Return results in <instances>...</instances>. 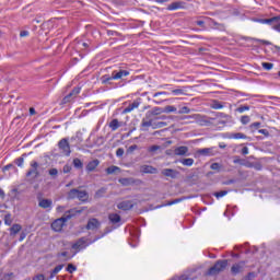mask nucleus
<instances>
[{
  "mask_svg": "<svg viewBox=\"0 0 280 280\" xmlns=\"http://www.w3.org/2000/svg\"><path fill=\"white\" fill-rule=\"evenodd\" d=\"M22 226L21 224H13L10 229L11 235H16L21 231Z\"/></svg>",
  "mask_w": 280,
  "mask_h": 280,
  "instance_id": "obj_32",
  "label": "nucleus"
},
{
  "mask_svg": "<svg viewBox=\"0 0 280 280\" xmlns=\"http://www.w3.org/2000/svg\"><path fill=\"white\" fill-rule=\"evenodd\" d=\"M78 213H82V210L71 209V210L65 212V214L61 218L55 220L51 223L52 231H56L57 233L62 231V226H65L66 222L68 220H71L73 218V215H78Z\"/></svg>",
  "mask_w": 280,
  "mask_h": 280,
  "instance_id": "obj_1",
  "label": "nucleus"
},
{
  "mask_svg": "<svg viewBox=\"0 0 280 280\" xmlns=\"http://www.w3.org/2000/svg\"><path fill=\"white\" fill-rule=\"evenodd\" d=\"M163 176H166L167 178H177L178 177V171L173 168H164L162 171Z\"/></svg>",
  "mask_w": 280,
  "mask_h": 280,
  "instance_id": "obj_12",
  "label": "nucleus"
},
{
  "mask_svg": "<svg viewBox=\"0 0 280 280\" xmlns=\"http://www.w3.org/2000/svg\"><path fill=\"white\" fill-rule=\"evenodd\" d=\"M161 148V145H152L149 148V152H156V150H159Z\"/></svg>",
  "mask_w": 280,
  "mask_h": 280,
  "instance_id": "obj_59",
  "label": "nucleus"
},
{
  "mask_svg": "<svg viewBox=\"0 0 280 280\" xmlns=\"http://www.w3.org/2000/svg\"><path fill=\"white\" fill-rule=\"evenodd\" d=\"M78 200L86 202V200H89V192H86V190H79Z\"/></svg>",
  "mask_w": 280,
  "mask_h": 280,
  "instance_id": "obj_30",
  "label": "nucleus"
},
{
  "mask_svg": "<svg viewBox=\"0 0 280 280\" xmlns=\"http://www.w3.org/2000/svg\"><path fill=\"white\" fill-rule=\"evenodd\" d=\"M164 113H176V107L172 105H167L166 107L163 108Z\"/></svg>",
  "mask_w": 280,
  "mask_h": 280,
  "instance_id": "obj_41",
  "label": "nucleus"
},
{
  "mask_svg": "<svg viewBox=\"0 0 280 280\" xmlns=\"http://www.w3.org/2000/svg\"><path fill=\"white\" fill-rule=\"evenodd\" d=\"M38 167H40V164L36 161L31 162V168L27 171L26 176L33 178V180H36L38 176H40V171H38Z\"/></svg>",
  "mask_w": 280,
  "mask_h": 280,
  "instance_id": "obj_3",
  "label": "nucleus"
},
{
  "mask_svg": "<svg viewBox=\"0 0 280 280\" xmlns=\"http://www.w3.org/2000/svg\"><path fill=\"white\" fill-rule=\"evenodd\" d=\"M49 176H51L52 178H56V176H58V170L57 168H50L48 171Z\"/></svg>",
  "mask_w": 280,
  "mask_h": 280,
  "instance_id": "obj_50",
  "label": "nucleus"
},
{
  "mask_svg": "<svg viewBox=\"0 0 280 280\" xmlns=\"http://www.w3.org/2000/svg\"><path fill=\"white\" fill-rule=\"evenodd\" d=\"M65 268V265H58L56 268H54L50 271V276L47 278L48 280H51L56 277V275H58V272H60V270H62Z\"/></svg>",
  "mask_w": 280,
  "mask_h": 280,
  "instance_id": "obj_24",
  "label": "nucleus"
},
{
  "mask_svg": "<svg viewBox=\"0 0 280 280\" xmlns=\"http://www.w3.org/2000/svg\"><path fill=\"white\" fill-rule=\"evenodd\" d=\"M100 226H102V223L100 222V220L93 218L88 221L85 229L88 231H96V229H100Z\"/></svg>",
  "mask_w": 280,
  "mask_h": 280,
  "instance_id": "obj_8",
  "label": "nucleus"
},
{
  "mask_svg": "<svg viewBox=\"0 0 280 280\" xmlns=\"http://www.w3.org/2000/svg\"><path fill=\"white\" fill-rule=\"evenodd\" d=\"M256 43H261L262 45H271V43L266 39H256Z\"/></svg>",
  "mask_w": 280,
  "mask_h": 280,
  "instance_id": "obj_61",
  "label": "nucleus"
},
{
  "mask_svg": "<svg viewBox=\"0 0 280 280\" xmlns=\"http://www.w3.org/2000/svg\"><path fill=\"white\" fill-rule=\"evenodd\" d=\"M135 150H139V147H138L137 144L130 145V147L128 148L127 152H128L129 154H132V152H133Z\"/></svg>",
  "mask_w": 280,
  "mask_h": 280,
  "instance_id": "obj_51",
  "label": "nucleus"
},
{
  "mask_svg": "<svg viewBox=\"0 0 280 280\" xmlns=\"http://www.w3.org/2000/svg\"><path fill=\"white\" fill-rule=\"evenodd\" d=\"M184 8H185V2L177 1V2H173V3L168 4L166 10H170V11L184 10Z\"/></svg>",
  "mask_w": 280,
  "mask_h": 280,
  "instance_id": "obj_14",
  "label": "nucleus"
},
{
  "mask_svg": "<svg viewBox=\"0 0 280 280\" xmlns=\"http://www.w3.org/2000/svg\"><path fill=\"white\" fill-rule=\"evenodd\" d=\"M118 182L124 187H128L130 185H135V178H132V177H124V178L118 179Z\"/></svg>",
  "mask_w": 280,
  "mask_h": 280,
  "instance_id": "obj_19",
  "label": "nucleus"
},
{
  "mask_svg": "<svg viewBox=\"0 0 280 280\" xmlns=\"http://www.w3.org/2000/svg\"><path fill=\"white\" fill-rule=\"evenodd\" d=\"M97 165H100V160H93L89 162L86 165V172H95Z\"/></svg>",
  "mask_w": 280,
  "mask_h": 280,
  "instance_id": "obj_20",
  "label": "nucleus"
},
{
  "mask_svg": "<svg viewBox=\"0 0 280 280\" xmlns=\"http://www.w3.org/2000/svg\"><path fill=\"white\" fill-rule=\"evenodd\" d=\"M66 270L70 275H73V272H75V270H78V268L73 264H69Z\"/></svg>",
  "mask_w": 280,
  "mask_h": 280,
  "instance_id": "obj_40",
  "label": "nucleus"
},
{
  "mask_svg": "<svg viewBox=\"0 0 280 280\" xmlns=\"http://www.w3.org/2000/svg\"><path fill=\"white\" fill-rule=\"evenodd\" d=\"M220 163H212L210 170H220Z\"/></svg>",
  "mask_w": 280,
  "mask_h": 280,
  "instance_id": "obj_60",
  "label": "nucleus"
},
{
  "mask_svg": "<svg viewBox=\"0 0 280 280\" xmlns=\"http://www.w3.org/2000/svg\"><path fill=\"white\" fill-rule=\"evenodd\" d=\"M140 102L139 101H135L132 104H129L124 110L122 114L127 115V113H132V110H135V108H139L140 106Z\"/></svg>",
  "mask_w": 280,
  "mask_h": 280,
  "instance_id": "obj_17",
  "label": "nucleus"
},
{
  "mask_svg": "<svg viewBox=\"0 0 280 280\" xmlns=\"http://www.w3.org/2000/svg\"><path fill=\"white\" fill-rule=\"evenodd\" d=\"M105 172L108 175H110V174H120L121 173V168L119 166L112 165V166L107 167Z\"/></svg>",
  "mask_w": 280,
  "mask_h": 280,
  "instance_id": "obj_22",
  "label": "nucleus"
},
{
  "mask_svg": "<svg viewBox=\"0 0 280 280\" xmlns=\"http://www.w3.org/2000/svg\"><path fill=\"white\" fill-rule=\"evenodd\" d=\"M86 246H89V244H86V238L81 237L72 245V248L73 250H82V248H86Z\"/></svg>",
  "mask_w": 280,
  "mask_h": 280,
  "instance_id": "obj_11",
  "label": "nucleus"
},
{
  "mask_svg": "<svg viewBox=\"0 0 280 280\" xmlns=\"http://www.w3.org/2000/svg\"><path fill=\"white\" fill-rule=\"evenodd\" d=\"M230 139H246V135L242 132L233 133Z\"/></svg>",
  "mask_w": 280,
  "mask_h": 280,
  "instance_id": "obj_39",
  "label": "nucleus"
},
{
  "mask_svg": "<svg viewBox=\"0 0 280 280\" xmlns=\"http://www.w3.org/2000/svg\"><path fill=\"white\" fill-rule=\"evenodd\" d=\"M4 224H7V226L12 225V214L9 213L4 215Z\"/></svg>",
  "mask_w": 280,
  "mask_h": 280,
  "instance_id": "obj_38",
  "label": "nucleus"
},
{
  "mask_svg": "<svg viewBox=\"0 0 280 280\" xmlns=\"http://www.w3.org/2000/svg\"><path fill=\"white\" fill-rule=\"evenodd\" d=\"M117 207L121 211H130V209H132V207H135V205H132V201H122V202L118 203Z\"/></svg>",
  "mask_w": 280,
  "mask_h": 280,
  "instance_id": "obj_16",
  "label": "nucleus"
},
{
  "mask_svg": "<svg viewBox=\"0 0 280 280\" xmlns=\"http://www.w3.org/2000/svg\"><path fill=\"white\" fill-rule=\"evenodd\" d=\"M241 124H243V126H246L247 124H250V116H242L241 117Z\"/></svg>",
  "mask_w": 280,
  "mask_h": 280,
  "instance_id": "obj_42",
  "label": "nucleus"
},
{
  "mask_svg": "<svg viewBox=\"0 0 280 280\" xmlns=\"http://www.w3.org/2000/svg\"><path fill=\"white\" fill-rule=\"evenodd\" d=\"M161 95H170V93H167V92H156V93L153 94V97H155V100H156L158 97H161Z\"/></svg>",
  "mask_w": 280,
  "mask_h": 280,
  "instance_id": "obj_55",
  "label": "nucleus"
},
{
  "mask_svg": "<svg viewBox=\"0 0 280 280\" xmlns=\"http://www.w3.org/2000/svg\"><path fill=\"white\" fill-rule=\"evenodd\" d=\"M124 149L122 148H118L117 149V151H116V156H118V158H121V156H124Z\"/></svg>",
  "mask_w": 280,
  "mask_h": 280,
  "instance_id": "obj_57",
  "label": "nucleus"
},
{
  "mask_svg": "<svg viewBox=\"0 0 280 280\" xmlns=\"http://www.w3.org/2000/svg\"><path fill=\"white\" fill-rule=\"evenodd\" d=\"M73 165L77 170H82V167H84V164L82 163L81 159L75 158L73 160Z\"/></svg>",
  "mask_w": 280,
  "mask_h": 280,
  "instance_id": "obj_33",
  "label": "nucleus"
},
{
  "mask_svg": "<svg viewBox=\"0 0 280 280\" xmlns=\"http://www.w3.org/2000/svg\"><path fill=\"white\" fill-rule=\"evenodd\" d=\"M104 137H98L97 139H96V143L98 144V145H103V143H104Z\"/></svg>",
  "mask_w": 280,
  "mask_h": 280,
  "instance_id": "obj_62",
  "label": "nucleus"
},
{
  "mask_svg": "<svg viewBox=\"0 0 280 280\" xmlns=\"http://www.w3.org/2000/svg\"><path fill=\"white\" fill-rule=\"evenodd\" d=\"M113 80H115V78H113V73H112V75L105 74V75L101 77V79H100L101 84H112Z\"/></svg>",
  "mask_w": 280,
  "mask_h": 280,
  "instance_id": "obj_23",
  "label": "nucleus"
},
{
  "mask_svg": "<svg viewBox=\"0 0 280 280\" xmlns=\"http://www.w3.org/2000/svg\"><path fill=\"white\" fill-rule=\"evenodd\" d=\"M275 67V65L270 63V62H262V68L266 71H270L272 68Z\"/></svg>",
  "mask_w": 280,
  "mask_h": 280,
  "instance_id": "obj_47",
  "label": "nucleus"
},
{
  "mask_svg": "<svg viewBox=\"0 0 280 280\" xmlns=\"http://www.w3.org/2000/svg\"><path fill=\"white\" fill-rule=\"evenodd\" d=\"M272 30H275L276 32H280V22H276Z\"/></svg>",
  "mask_w": 280,
  "mask_h": 280,
  "instance_id": "obj_63",
  "label": "nucleus"
},
{
  "mask_svg": "<svg viewBox=\"0 0 280 280\" xmlns=\"http://www.w3.org/2000/svg\"><path fill=\"white\" fill-rule=\"evenodd\" d=\"M183 201V199H175V200H173V201H168L167 203H166V206L167 207H172V205H177V202H182Z\"/></svg>",
  "mask_w": 280,
  "mask_h": 280,
  "instance_id": "obj_56",
  "label": "nucleus"
},
{
  "mask_svg": "<svg viewBox=\"0 0 280 280\" xmlns=\"http://www.w3.org/2000/svg\"><path fill=\"white\" fill-rule=\"evenodd\" d=\"M114 80H122L124 78H127V75H130V71L128 70H114L112 72Z\"/></svg>",
  "mask_w": 280,
  "mask_h": 280,
  "instance_id": "obj_9",
  "label": "nucleus"
},
{
  "mask_svg": "<svg viewBox=\"0 0 280 280\" xmlns=\"http://www.w3.org/2000/svg\"><path fill=\"white\" fill-rule=\"evenodd\" d=\"M108 220L112 222V224H118V222H121V217L117 213H110L108 215Z\"/></svg>",
  "mask_w": 280,
  "mask_h": 280,
  "instance_id": "obj_28",
  "label": "nucleus"
},
{
  "mask_svg": "<svg viewBox=\"0 0 280 280\" xmlns=\"http://www.w3.org/2000/svg\"><path fill=\"white\" fill-rule=\"evenodd\" d=\"M226 266H229V260H218L208 271V277H215L220 275V272H224L226 270Z\"/></svg>",
  "mask_w": 280,
  "mask_h": 280,
  "instance_id": "obj_2",
  "label": "nucleus"
},
{
  "mask_svg": "<svg viewBox=\"0 0 280 280\" xmlns=\"http://www.w3.org/2000/svg\"><path fill=\"white\" fill-rule=\"evenodd\" d=\"M162 113H164L163 108L153 107L151 110L147 112L145 118L150 119V117H159V115H162Z\"/></svg>",
  "mask_w": 280,
  "mask_h": 280,
  "instance_id": "obj_10",
  "label": "nucleus"
},
{
  "mask_svg": "<svg viewBox=\"0 0 280 280\" xmlns=\"http://www.w3.org/2000/svg\"><path fill=\"white\" fill-rule=\"evenodd\" d=\"M152 125H153V118L150 117V118H143L142 121H141V128H152Z\"/></svg>",
  "mask_w": 280,
  "mask_h": 280,
  "instance_id": "obj_27",
  "label": "nucleus"
},
{
  "mask_svg": "<svg viewBox=\"0 0 280 280\" xmlns=\"http://www.w3.org/2000/svg\"><path fill=\"white\" fill-rule=\"evenodd\" d=\"M33 280H49V279H45V275H43V273H39V275H37V276H35L34 278H33Z\"/></svg>",
  "mask_w": 280,
  "mask_h": 280,
  "instance_id": "obj_54",
  "label": "nucleus"
},
{
  "mask_svg": "<svg viewBox=\"0 0 280 280\" xmlns=\"http://www.w3.org/2000/svg\"><path fill=\"white\" fill-rule=\"evenodd\" d=\"M197 154L200 156H215V154H218V149L215 147L199 149Z\"/></svg>",
  "mask_w": 280,
  "mask_h": 280,
  "instance_id": "obj_5",
  "label": "nucleus"
},
{
  "mask_svg": "<svg viewBox=\"0 0 280 280\" xmlns=\"http://www.w3.org/2000/svg\"><path fill=\"white\" fill-rule=\"evenodd\" d=\"M109 128L115 131L119 128V120L117 119H113L110 122H109Z\"/></svg>",
  "mask_w": 280,
  "mask_h": 280,
  "instance_id": "obj_35",
  "label": "nucleus"
},
{
  "mask_svg": "<svg viewBox=\"0 0 280 280\" xmlns=\"http://www.w3.org/2000/svg\"><path fill=\"white\" fill-rule=\"evenodd\" d=\"M18 167H23V163H25V160L23 158H19L16 161H15Z\"/></svg>",
  "mask_w": 280,
  "mask_h": 280,
  "instance_id": "obj_52",
  "label": "nucleus"
},
{
  "mask_svg": "<svg viewBox=\"0 0 280 280\" xmlns=\"http://www.w3.org/2000/svg\"><path fill=\"white\" fill-rule=\"evenodd\" d=\"M226 194H229V191L221 190L219 192H214V196H215V198H224V196H226Z\"/></svg>",
  "mask_w": 280,
  "mask_h": 280,
  "instance_id": "obj_49",
  "label": "nucleus"
},
{
  "mask_svg": "<svg viewBox=\"0 0 280 280\" xmlns=\"http://www.w3.org/2000/svg\"><path fill=\"white\" fill-rule=\"evenodd\" d=\"M212 108H213L214 110H220V109L224 108V105H222V103H220V102H218V101H214V102L212 103Z\"/></svg>",
  "mask_w": 280,
  "mask_h": 280,
  "instance_id": "obj_37",
  "label": "nucleus"
},
{
  "mask_svg": "<svg viewBox=\"0 0 280 280\" xmlns=\"http://www.w3.org/2000/svg\"><path fill=\"white\" fill-rule=\"evenodd\" d=\"M210 23H211V25H213L214 30H220L221 32H224V30H225L224 24H220L212 19H210Z\"/></svg>",
  "mask_w": 280,
  "mask_h": 280,
  "instance_id": "obj_31",
  "label": "nucleus"
},
{
  "mask_svg": "<svg viewBox=\"0 0 280 280\" xmlns=\"http://www.w3.org/2000/svg\"><path fill=\"white\" fill-rule=\"evenodd\" d=\"M71 100H73V93L70 92L67 96L63 97L62 102L63 104H69Z\"/></svg>",
  "mask_w": 280,
  "mask_h": 280,
  "instance_id": "obj_45",
  "label": "nucleus"
},
{
  "mask_svg": "<svg viewBox=\"0 0 280 280\" xmlns=\"http://www.w3.org/2000/svg\"><path fill=\"white\" fill-rule=\"evenodd\" d=\"M194 159L191 158H187V159H180L178 160V163H180L182 165H184L185 167H191V165H194Z\"/></svg>",
  "mask_w": 280,
  "mask_h": 280,
  "instance_id": "obj_29",
  "label": "nucleus"
},
{
  "mask_svg": "<svg viewBox=\"0 0 280 280\" xmlns=\"http://www.w3.org/2000/svg\"><path fill=\"white\" fill-rule=\"evenodd\" d=\"M199 118H200V114H192L184 117V119H194L196 122L198 121Z\"/></svg>",
  "mask_w": 280,
  "mask_h": 280,
  "instance_id": "obj_43",
  "label": "nucleus"
},
{
  "mask_svg": "<svg viewBox=\"0 0 280 280\" xmlns=\"http://www.w3.org/2000/svg\"><path fill=\"white\" fill-rule=\"evenodd\" d=\"M177 113H178V115H189V113H191V109L187 106H184V107L179 108V110Z\"/></svg>",
  "mask_w": 280,
  "mask_h": 280,
  "instance_id": "obj_36",
  "label": "nucleus"
},
{
  "mask_svg": "<svg viewBox=\"0 0 280 280\" xmlns=\"http://www.w3.org/2000/svg\"><path fill=\"white\" fill-rule=\"evenodd\" d=\"M69 172H71V165L66 164V165L63 166V174H69Z\"/></svg>",
  "mask_w": 280,
  "mask_h": 280,
  "instance_id": "obj_58",
  "label": "nucleus"
},
{
  "mask_svg": "<svg viewBox=\"0 0 280 280\" xmlns=\"http://www.w3.org/2000/svg\"><path fill=\"white\" fill-rule=\"evenodd\" d=\"M244 268H246V262L245 261H240V262L234 264L231 267V272L235 277L237 275H242V272H244Z\"/></svg>",
  "mask_w": 280,
  "mask_h": 280,
  "instance_id": "obj_6",
  "label": "nucleus"
},
{
  "mask_svg": "<svg viewBox=\"0 0 280 280\" xmlns=\"http://www.w3.org/2000/svg\"><path fill=\"white\" fill-rule=\"evenodd\" d=\"M52 203H54V202L51 201V199H42V200H39L38 206H39L42 209H49Z\"/></svg>",
  "mask_w": 280,
  "mask_h": 280,
  "instance_id": "obj_21",
  "label": "nucleus"
},
{
  "mask_svg": "<svg viewBox=\"0 0 280 280\" xmlns=\"http://www.w3.org/2000/svg\"><path fill=\"white\" fill-rule=\"evenodd\" d=\"M173 95H185V89L172 90Z\"/></svg>",
  "mask_w": 280,
  "mask_h": 280,
  "instance_id": "obj_46",
  "label": "nucleus"
},
{
  "mask_svg": "<svg viewBox=\"0 0 280 280\" xmlns=\"http://www.w3.org/2000/svg\"><path fill=\"white\" fill-rule=\"evenodd\" d=\"M165 126H167V122L165 121H159V118H153V125H152V129L153 130H159V128H165Z\"/></svg>",
  "mask_w": 280,
  "mask_h": 280,
  "instance_id": "obj_18",
  "label": "nucleus"
},
{
  "mask_svg": "<svg viewBox=\"0 0 280 280\" xmlns=\"http://www.w3.org/2000/svg\"><path fill=\"white\" fill-rule=\"evenodd\" d=\"M70 93H72V96H73V95H79V93H80V88H74Z\"/></svg>",
  "mask_w": 280,
  "mask_h": 280,
  "instance_id": "obj_64",
  "label": "nucleus"
},
{
  "mask_svg": "<svg viewBox=\"0 0 280 280\" xmlns=\"http://www.w3.org/2000/svg\"><path fill=\"white\" fill-rule=\"evenodd\" d=\"M175 156H189L191 153H189V147H176L174 149Z\"/></svg>",
  "mask_w": 280,
  "mask_h": 280,
  "instance_id": "obj_7",
  "label": "nucleus"
},
{
  "mask_svg": "<svg viewBox=\"0 0 280 280\" xmlns=\"http://www.w3.org/2000/svg\"><path fill=\"white\" fill-rule=\"evenodd\" d=\"M140 172H142V174H159V170L151 165H142Z\"/></svg>",
  "mask_w": 280,
  "mask_h": 280,
  "instance_id": "obj_13",
  "label": "nucleus"
},
{
  "mask_svg": "<svg viewBox=\"0 0 280 280\" xmlns=\"http://www.w3.org/2000/svg\"><path fill=\"white\" fill-rule=\"evenodd\" d=\"M79 189L78 188H72L69 192H68V195H67V199L68 200H75V198H78V196H79Z\"/></svg>",
  "mask_w": 280,
  "mask_h": 280,
  "instance_id": "obj_25",
  "label": "nucleus"
},
{
  "mask_svg": "<svg viewBox=\"0 0 280 280\" xmlns=\"http://www.w3.org/2000/svg\"><path fill=\"white\" fill-rule=\"evenodd\" d=\"M257 23H261L262 25H268V23H280V15L271 19H259L257 20Z\"/></svg>",
  "mask_w": 280,
  "mask_h": 280,
  "instance_id": "obj_15",
  "label": "nucleus"
},
{
  "mask_svg": "<svg viewBox=\"0 0 280 280\" xmlns=\"http://www.w3.org/2000/svg\"><path fill=\"white\" fill-rule=\"evenodd\" d=\"M106 194V188H101L96 191L95 197L96 198H102Z\"/></svg>",
  "mask_w": 280,
  "mask_h": 280,
  "instance_id": "obj_48",
  "label": "nucleus"
},
{
  "mask_svg": "<svg viewBox=\"0 0 280 280\" xmlns=\"http://www.w3.org/2000/svg\"><path fill=\"white\" fill-rule=\"evenodd\" d=\"M198 126H211V122L209 119H207V116L200 115L197 120Z\"/></svg>",
  "mask_w": 280,
  "mask_h": 280,
  "instance_id": "obj_26",
  "label": "nucleus"
},
{
  "mask_svg": "<svg viewBox=\"0 0 280 280\" xmlns=\"http://www.w3.org/2000/svg\"><path fill=\"white\" fill-rule=\"evenodd\" d=\"M246 110H250V106L244 105V106L236 108V113H246Z\"/></svg>",
  "mask_w": 280,
  "mask_h": 280,
  "instance_id": "obj_44",
  "label": "nucleus"
},
{
  "mask_svg": "<svg viewBox=\"0 0 280 280\" xmlns=\"http://www.w3.org/2000/svg\"><path fill=\"white\" fill-rule=\"evenodd\" d=\"M255 279H257V272H255V271L248 272V273L243 278V280H255Z\"/></svg>",
  "mask_w": 280,
  "mask_h": 280,
  "instance_id": "obj_34",
  "label": "nucleus"
},
{
  "mask_svg": "<svg viewBox=\"0 0 280 280\" xmlns=\"http://www.w3.org/2000/svg\"><path fill=\"white\" fill-rule=\"evenodd\" d=\"M58 148L61 154L65 156H71V145L69 144V139L63 138L58 142Z\"/></svg>",
  "mask_w": 280,
  "mask_h": 280,
  "instance_id": "obj_4",
  "label": "nucleus"
},
{
  "mask_svg": "<svg viewBox=\"0 0 280 280\" xmlns=\"http://www.w3.org/2000/svg\"><path fill=\"white\" fill-rule=\"evenodd\" d=\"M233 163L236 165H246V163H244V160H241L240 158L234 159Z\"/></svg>",
  "mask_w": 280,
  "mask_h": 280,
  "instance_id": "obj_53",
  "label": "nucleus"
}]
</instances>
